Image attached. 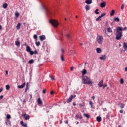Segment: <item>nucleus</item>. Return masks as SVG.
Segmentation results:
<instances>
[{"label":"nucleus","mask_w":127,"mask_h":127,"mask_svg":"<svg viewBox=\"0 0 127 127\" xmlns=\"http://www.w3.org/2000/svg\"><path fill=\"white\" fill-rule=\"evenodd\" d=\"M26 83L24 82L23 84H22L21 85H18L17 86V88H18V89H23V88H24V87H25V85H26Z\"/></svg>","instance_id":"nucleus-7"},{"label":"nucleus","mask_w":127,"mask_h":127,"mask_svg":"<svg viewBox=\"0 0 127 127\" xmlns=\"http://www.w3.org/2000/svg\"><path fill=\"white\" fill-rule=\"evenodd\" d=\"M10 89V86L8 85H6V89L8 91Z\"/></svg>","instance_id":"nucleus-34"},{"label":"nucleus","mask_w":127,"mask_h":127,"mask_svg":"<svg viewBox=\"0 0 127 127\" xmlns=\"http://www.w3.org/2000/svg\"><path fill=\"white\" fill-rule=\"evenodd\" d=\"M74 98H76V95H71L69 98H68L66 100V102L67 103H71V102H72V100H73V99H74Z\"/></svg>","instance_id":"nucleus-5"},{"label":"nucleus","mask_w":127,"mask_h":127,"mask_svg":"<svg viewBox=\"0 0 127 127\" xmlns=\"http://www.w3.org/2000/svg\"><path fill=\"white\" fill-rule=\"evenodd\" d=\"M34 54H35L36 55H37V54H38V52H37V50H35V51H34Z\"/></svg>","instance_id":"nucleus-41"},{"label":"nucleus","mask_w":127,"mask_h":127,"mask_svg":"<svg viewBox=\"0 0 127 127\" xmlns=\"http://www.w3.org/2000/svg\"><path fill=\"white\" fill-rule=\"evenodd\" d=\"M124 107H125V104H121V106H120L121 109H124Z\"/></svg>","instance_id":"nucleus-35"},{"label":"nucleus","mask_w":127,"mask_h":127,"mask_svg":"<svg viewBox=\"0 0 127 127\" xmlns=\"http://www.w3.org/2000/svg\"><path fill=\"white\" fill-rule=\"evenodd\" d=\"M104 39V38H103V36H99L97 37V42L99 44H102L103 43V40Z\"/></svg>","instance_id":"nucleus-4"},{"label":"nucleus","mask_w":127,"mask_h":127,"mask_svg":"<svg viewBox=\"0 0 127 127\" xmlns=\"http://www.w3.org/2000/svg\"><path fill=\"white\" fill-rule=\"evenodd\" d=\"M107 84H104L102 87H103V89H105V88H106V87H107Z\"/></svg>","instance_id":"nucleus-44"},{"label":"nucleus","mask_w":127,"mask_h":127,"mask_svg":"<svg viewBox=\"0 0 127 127\" xmlns=\"http://www.w3.org/2000/svg\"><path fill=\"white\" fill-rule=\"evenodd\" d=\"M49 22L54 27H57L58 26V22L55 20H51L49 21Z\"/></svg>","instance_id":"nucleus-3"},{"label":"nucleus","mask_w":127,"mask_h":127,"mask_svg":"<svg viewBox=\"0 0 127 127\" xmlns=\"http://www.w3.org/2000/svg\"><path fill=\"white\" fill-rule=\"evenodd\" d=\"M23 46H27V44L26 43H25L23 44Z\"/></svg>","instance_id":"nucleus-55"},{"label":"nucleus","mask_w":127,"mask_h":127,"mask_svg":"<svg viewBox=\"0 0 127 127\" xmlns=\"http://www.w3.org/2000/svg\"><path fill=\"white\" fill-rule=\"evenodd\" d=\"M50 94L51 95H53V91H51Z\"/></svg>","instance_id":"nucleus-62"},{"label":"nucleus","mask_w":127,"mask_h":127,"mask_svg":"<svg viewBox=\"0 0 127 127\" xmlns=\"http://www.w3.org/2000/svg\"><path fill=\"white\" fill-rule=\"evenodd\" d=\"M15 16H16V17H18V16H19V13L18 12H16Z\"/></svg>","instance_id":"nucleus-40"},{"label":"nucleus","mask_w":127,"mask_h":127,"mask_svg":"<svg viewBox=\"0 0 127 127\" xmlns=\"http://www.w3.org/2000/svg\"><path fill=\"white\" fill-rule=\"evenodd\" d=\"M24 118L25 120H26H26H29V119H30V116L29 115L24 114Z\"/></svg>","instance_id":"nucleus-8"},{"label":"nucleus","mask_w":127,"mask_h":127,"mask_svg":"<svg viewBox=\"0 0 127 127\" xmlns=\"http://www.w3.org/2000/svg\"><path fill=\"white\" fill-rule=\"evenodd\" d=\"M2 29V26L0 25V30H1Z\"/></svg>","instance_id":"nucleus-60"},{"label":"nucleus","mask_w":127,"mask_h":127,"mask_svg":"<svg viewBox=\"0 0 127 127\" xmlns=\"http://www.w3.org/2000/svg\"><path fill=\"white\" fill-rule=\"evenodd\" d=\"M79 107L80 108H82V107H84V105H83V104L82 103H80L79 104Z\"/></svg>","instance_id":"nucleus-47"},{"label":"nucleus","mask_w":127,"mask_h":127,"mask_svg":"<svg viewBox=\"0 0 127 127\" xmlns=\"http://www.w3.org/2000/svg\"><path fill=\"white\" fill-rule=\"evenodd\" d=\"M3 99V95L0 96V100H2Z\"/></svg>","instance_id":"nucleus-49"},{"label":"nucleus","mask_w":127,"mask_h":127,"mask_svg":"<svg viewBox=\"0 0 127 127\" xmlns=\"http://www.w3.org/2000/svg\"><path fill=\"white\" fill-rule=\"evenodd\" d=\"M73 106H76V103L75 102H73Z\"/></svg>","instance_id":"nucleus-63"},{"label":"nucleus","mask_w":127,"mask_h":127,"mask_svg":"<svg viewBox=\"0 0 127 127\" xmlns=\"http://www.w3.org/2000/svg\"><path fill=\"white\" fill-rule=\"evenodd\" d=\"M60 59L62 61H64L65 59H64V57H63V53H62L60 56Z\"/></svg>","instance_id":"nucleus-18"},{"label":"nucleus","mask_w":127,"mask_h":127,"mask_svg":"<svg viewBox=\"0 0 127 127\" xmlns=\"http://www.w3.org/2000/svg\"><path fill=\"white\" fill-rule=\"evenodd\" d=\"M107 32H112V28H111L110 27H109L107 28Z\"/></svg>","instance_id":"nucleus-30"},{"label":"nucleus","mask_w":127,"mask_h":127,"mask_svg":"<svg viewBox=\"0 0 127 127\" xmlns=\"http://www.w3.org/2000/svg\"><path fill=\"white\" fill-rule=\"evenodd\" d=\"M115 14V10H112L110 12V16H113Z\"/></svg>","instance_id":"nucleus-27"},{"label":"nucleus","mask_w":127,"mask_h":127,"mask_svg":"<svg viewBox=\"0 0 127 127\" xmlns=\"http://www.w3.org/2000/svg\"><path fill=\"white\" fill-rule=\"evenodd\" d=\"M96 51L97 53H101V52H102V49L100 48H97L96 49Z\"/></svg>","instance_id":"nucleus-20"},{"label":"nucleus","mask_w":127,"mask_h":127,"mask_svg":"<svg viewBox=\"0 0 127 127\" xmlns=\"http://www.w3.org/2000/svg\"><path fill=\"white\" fill-rule=\"evenodd\" d=\"M79 119L81 120V119H83V116H82V115H80V116H79Z\"/></svg>","instance_id":"nucleus-59"},{"label":"nucleus","mask_w":127,"mask_h":127,"mask_svg":"<svg viewBox=\"0 0 127 127\" xmlns=\"http://www.w3.org/2000/svg\"><path fill=\"white\" fill-rule=\"evenodd\" d=\"M50 78H51V80H55V79L52 76H50Z\"/></svg>","instance_id":"nucleus-53"},{"label":"nucleus","mask_w":127,"mask_h":127,"mask_svg":"<svg viewBox=\"0 0 127 127\" xmlns=\"http://www.w3.org/2000/svg\"><path fill=\"white\" fill-rule=\"evenodd\" d=\"M28 63H29V64H32V63H34V60H33V59H31V60H30L29 61Z\"/></svg>","instance_id":"nucleus-26"},{"label":"nucleus","mask_w":127,"mask_h":127,"mask_svg":"<svg viewBox=\"0 0 127 127\" xmlns=\"http://www.w3.org/2000/svg\"><path fill=\"white\" fill-rule=\"evenodd\" d=\"M83 84L84 85L88 84L89 86H92L93 85V82L91 81V79L88 77L87 76H84L83 77Z\"/></svg>","instance_id":"nucleus-2"},{"label":"nucleus","mask_w":127,"mask_h":127,"mask_svg":"<svg viewBox=\"0 0 127 127\" xmlns=\"http://www.w3.org/2000/svg\"><path fill=\"white\" fill-rule=\"evenodd\" d=\"M8 6V4H7V3H5L4 4H3V7L5 9H6V8H7V7Z\"/></svg>","instance_id":"nucleus-21"},{"label":"nucleus","mask_w":127,"mask_h":127,"mask_svg":"<svg viewBox=\"0 0 127 127\" xmlns=\"http://www.w3.org/2000/svg\"><path fill=\"white\" fill-rule=\"evenodd\" d=\"M123 30H124L125 31H126V30H127V27H125L123 28Z\"/></svg>","instance_id":"nucleus-56"},{"label":"nucleus","mask_w":127,"mask_h":127,"mask_svg":"<svg viewBox=\"0 0 127 127\" xmlns=\"http://www.w3.org/2000/svg\"><path fill=\"white\" fill-rule=\"evenodd\" d=\"M45 93H46V90L44 89V90H43V94H45Z\"/></svg>","instance_id":"nucleus-50"},{"label":"nucleus","mask_w":127,"mask_h":127,"mask_svg":"<svg viewBox=\"0 0 127 127\" xmlns=\"http://www.w3.org/2000/svg\"><path fill=\"white\" fill-rule=\"evenodd\" d=\"M26 51L27 52H30V51H31V48H30V47L27 46H26Z\"/></svg>","instance_id":"nucleus-16"},{"label":"nucleus","mask_w":127,"mask_h":127,"mask_svg":"<svg viewBox=\"0 0 127 127\" xmlns=\"http://www.w3.org/2000/svg\"><path fill=\"white\" fill-rule=\"evenodd\" d=\"M105 15H106V14L105 13H103L100 16H101V17H104V16H105Z\"/></svg>","instance_id":"nucleus-45"},{"label":"nucleus","mask_w":127,"mask_h":127,"mask_svg":"<svg viewBox=\"0 0 127 127\" xmlns=\"http://www.w3.org/2000/svg\"><path fill=\"white\" fill-rule=\"evenodd\" d=\"M123 48L124 50L127 51V43L126 42L123 43Z\"/></svg>","instance_id":"nucleus-12"},{"label":"nucleus","mask_w":127,"mask_h":127,"mask_svg":"<svg viewBox=\"0 0 127 127\" xmlns=\"http://www.w3.org/2000/svg\"><path fill=\"white\" fill-rule=\"evenodd\" d=\"M103 80H101L99 83H98V86L100 87V88H102L103 87Z\"/></svg>","instance_id":"nucleus-15"},{"label":"nucleus","mask_w":127,"mask_h":127,"mask_svg":"<svg viewBox=\"0 0 127 127\" xmlns=\"http://www.w3.org/2000/svg\"><path fill=\"white\" fill-rule=\"evenodd\" d=\"M68 122H69V121H68V120H66V121H65V124H68Z\"/></svg>","instance_id":"nucleus-61"},{"label":"nucleus","mask_w":127,"mask_h":127,"mask_svg":"<svg viewBox=\"0 0 127 127\" xmlns=\"http://www.w3.org/2000/svg\"><path fill=\"white\" fill-rule=\"evenodd\" d=\"M21 25V24L20 23H18L17 25L16 26L17 29L19 30L20 29V26Z\"/></svg>","instance_id":"nucleus-24"},{"label":"nucleus","mask_w":127,"mask_h":127,"mask_svg":"<svg viewBox=\"0 0 127 127\" xmlns=\"http://www.w3.org/2000/svg\"><path fill=\"white\" fill-rule=\"evenodd\" d=\"M82 75H86L87 74V70L85 69H84L82 71Z\"/></svg>","instance_id":"nucleus-25"},{"label":"nucleus","mask_w":127,"mask_h":127,"mask_svg":"<svg viewBox=\"0 0 127 127\" xmlns=\"http://www.w3.org/2000/svg\"><path fill=\"white\" fill-rule=\"evenodd\" d=\"M3 90V88L2 87H1L0 89V93H1V91Z\"/></svg>","instance_id":"nucleus-54"},{"label":"nucleus","mask_w":127,"mask_h":127,"mask_svg":"<svg viewBox=\"0 0 127 127\" xmlns=\"http://www.w3.org/2000/svg\"><path fill=\"white\" fill-rule=\"evenodd\" d=\"M36 45L37 47L39 46V45H40V42H37V41H36Z\"/></svg>","instance_id":"nucleus-33"},{"label":"nucleus","mask_w":127,"mask_h":127,"mask_svg":"<svg viewBox=\"0 0 127 127\" xmlns=\"http://www.w3.org/2000/svg\"><path fill=\"white\" fill-rule=\"evenodd\" d=\"M15 45L17 46H20V42H19V41H15Z\"/></svg>","instance_id":"nucleus-22"},{"label":"nucleus","mask_w":127,"mask_h":127,"mask_svg":"<svg viewBox=\"0 0 127 127\" xmlns=\"http://www.w3.org/2000/svg\"><path fill=\"white\" fill-rule=\"evenodd\" d=\"M11 119V116L10 114H7L6 120H10Z\"/></svg>","instance_id":"nucleus-23"},{"label":"nucleus","mask_w":127,"mask_h":127,"mask_svg":"<svg viewBox=\"0 0 127 127\" xmlns=\"http://www.w3.org/2000/svg\"><path fill=\"white\" fill-rule=\"evenodd\" d=\"M96 120H97V122H101L102 121V117H101L100 116H98L97 118H96Z\"/></svg>","instance_id":"nucleus-17"},{"label":"nucleus","mask_w":127,"mask_h":127,"mask_svg":"<svg viewBox=\"0 0 127 127\" xmlns=\"http://www.w3.org/2000/svg\"><path fill=\"white\" fill-rule=\"evenodd\" d=\"M61 52H62V53H63H63H64V52H65V51L64 50V49H61Z\"/></svg>","instance_id":"nucleus-46"},{"label":"nucleus","mask_w":127,"mask_h":127,"mask_svg":"<svg viewBox=\"0 0 127 127\" xmlns=\"http://www.w3.org/2000/svg\"><path fill=\"white\" fill-rule=\"evenodd\" d=\"M5 124L7 126L9 125V127H11V121H10V119L6 120Z\"/></svg>","instance_id":"nucleus-6"},{"label":"nucleus","mask_w":127,"mask_h":127,"mask_svg":"<svg viewBox=\"0 0 127 127\" xmlns=\"http://www.w3.org/2000/svg\"><path fill=\"white\" fill-rule=\"evenodd\" d=\"M84 116L86 117V118H87V119H90V115L86 113L84 114Z\"/></svg>","instance_id":"nucleus-29"},{"label":"nucleus","mask_w":127,"mask_h":127,"mask_svg":"<svg viewBox=\"0 0 127 127\" xmlns=\"http://www.w3.org/2000/svg\"><path fill=\"white\" fill-rule=\"evenodd\" d=\"M119 112H120V114H123V113H124V110H120Z\"/></svg>","instance_id":"nucleus-48"},{"label":"nucleus","mask_w":127,"mask_h":127,"mask_svg":"<svg viewBox=\"0 0 127 127\" xmlns=\"http://www.w3.org/2000/svg\"><path fill=\"white\" fill-rule=\"evenodd\" d=\"M90 6L88 5H86L85 6V9L86 10L88 11V10H90Z\"/></svg>","instance_id":"nucleus-28"},{"label":"nucleus","mask_w":127,"mask_h":127,"mask_svg":"<svg viewBox=\"0 0 127 127\" xmlns=\"http://www.w3.org/2000/svg\"><path fill=\"white\" fill-rule=\"evenodd\" d=\"M30 55H33V54H34V53L33 52V51H30V52H29Z\"/></svg>","instance_id":"nucleus-39"},{"label":"nucleus","mask_w":127,"mask_h":127,"mask_svg":"<svg viewBox=\"0 0 127 127\" xmlns=\"http://www.w3.org/2000/svg\"><path fill=\"white\" fill-rule=\"evenodd\" d=\"M46 12L47 14H48L49 11L46 8Z\"/></svg>","instance_id":"nucleus-51"},{"label":"nucleus","mask_w":127,"mask_h":127,"mask_svg":"<svg viewBox=\"0 0 127 127\" xmlns=\"http://www.w3.org/2000/svg\"><path fill=\"white\" fill-rule=\"evenodd\" d=\"M123 30V29L122 27H118L116 29V39L117 40H121V38H122V36H123V34H122V31Z\"/></svg>","instance_id":"nucleus-1"},{"label":"nucleus","mask_w":127,"mask_h":127,"mask_svg":"<svg viewBox=\"0 0 127 127\" xmlns=\"http://www.w3.org/2000/svg\"><path fill=\"white\" fill-rule=\"evenodd\" d=\"M33 38L35 39V41H37V35H34Z\"/></svg>","instance_id":"nucleus-32"},{"label":"nucleus","mask_w":127,"mask_h":127,"mask_svg":"<svg viewBox=\"0 0 127 127\" xmlns=\"http://www.w3.org/2000/svg\"><path fill=\"white\" fill-rule=\"evenodd\" d=\"M125 71H126V72H127V67H126L125 68Z\"/></svg>","instance_id":"nucleus-64"},{"label":"nucleus","mask_w":127,"mask_h":127,"mask_svg":"<svg viewBox=\"0 0 127 127\" xmlns=\"http://www.w3.org/2000/svg\"><path fill=\"white\" fill-rule=\"evenodd\" d=\"M85 3H87V4H91V3H93V1L92 0H86Z\"/></svg>","instance_id":"nucleus-13"},{"label":"nucleus","mask_w":127,"mask_h":127,"mask_svg":"<svg viewBox=\"0 0 127 127\" xmlns=\"http://www.w3.org/2000/svg\"><path fill=\"white\" fill-rule=\"evenodd\" d=\"M28 89V82L27 83L26 87L25 90V93H26V92H27Z\"/></svg>","instance_id":"nucleus-31"},{"label":"nucleus","mask_w":127,"mask_h":127,"mask_svg":"<svg viewBox=\"0 0 127 127\" xmlns=\"http://www.w3.org/2000/svg\"><path fill=\"white\" fill-rule=\"evenodd\" d=\"M30 101L31 100V99H32V94H30Z\"/></svg>","instance_id":"nucleus-52"},{"label":"nucleus","mask_w":127,"mask_h":127,"mask_svg":"<svg viewBox=\"0 0 127 127\" xmlns=\"http://www.w3.org/2000/svg\"><path fill=\"white\" fill-rule=\"evenodd\" d=\"M99 11V10H98V9H96V10H95V13L96 14H99V12H98Z\"/></svg>","instance_id":"nucleus-37"},{"label":"nucleus","mask_w":127,"mask_h":127,"mask_svg":"<svg viewBox=\"0 0 127 127\" xmlns=\"http://www.w3.org/2000/svg\"><path fill=\"white\" fill-rule=\"evenodd\" d=\"M120 84H124V79L123 78L120 79Z\"/></svg>","instance_id":"nucleus-38"},{"label":"nucleus","mask_w":127,"mask_h":127,"mask_svg":"<svg viewBox=\"0 0 127 127\" xmlns=\"http://www.w3.org/2000/svg\"><path fill=\"white\" fill-rule=\"evenodd\" d=\"M100 7L102 8L105 7L106 6V2H102L100 4Z\"/></svg>","instance_id":"nucleus-10"},{"label":"nucleus","mask_w":127,"mask_h":127,"mask_svg":"<svg viewBox=\"0 0 127 127\" xmlns=\"http://www.w3.org/2000/svg\"><path fill=\"white\" fill-rule=\"evenodd\" d=\"M125 8V6L124 5V4H123L122 5H121V9L123 10L124 9V8Z\"/></svg>","instance_id":"nucleus-42"},{"label":"nucleus","mask_w":127,"mask_h":127,"mask_svg":"<svg viewBox=\"0 0 127 127\" xmlns=\"http://www.w3.org/2000/svg\"><path fill=\"white\" fill-rule=\"evenodd\" d=\"M93 102H92V101H89V105H90V106H91V108H93Z\"/></svg>","instance_id":"nucleus-36"},{"label":"nucleus","mask_w":127,"mask_h":127,"mask_svg":"<svg viewBox=\"0 0 127 127\" xmlns=\"http://www.w3.org/2000/svg\"><path fill=\"white\" fill-rule=\"evenodd\" d=\"M37 103L38 104V105H40L41 106V105H42V101L41 100V99H40V98H39L37 100Z\"/></svg>","instance_id":"nucleus-14"},{"label":"nucleus","mask_w":127,"mask_h":127,"mask_svg":"<svg viewBox=\"0 0 127 127\" xmlns=\"http://www.w3.org/2000/svg\"><path fill=\"white\" fill-rule=\"evenodd\" d=\"M99 20H100V19L98 17L96 19V21H99Z\"/></svg>","instance_id":"nucleus-58"},{"label":"nucleus","mask_w":127,"mask_h":127,"mask_svg":"<svg viewBox=\"0 0 127 127\" xmlns=\"http://www.w3.org/2000/svg\"><path fill=\"white\" fill-rule=\"evenodd\" d=\"M39 38L41 41H43V40H45L46 37L45 35H42L39 36Z\"/></svg>","instance_id":"nucleus-11"},{"label":"nucleus","mask_w":127,"mask_h":127,"mask_svg":"<svg viewBox=\"0 0 127 127\" xmlns=\"http://www.w3.org/2000/svg\"><path fill=\"white\" fill-rule=\"evenodd\" d=\"M106 58L107 57H106V55H102L101 57H99V59H100V60H106Z\"/></svg>","instance_id":"nucleus-9"},{"label":"nucleus","mask_w":127,"mask_h":127,"mask_svg":"<svg viewBox=\"0 0 127 127\" xmlns=\"http://www.w3.org/2000/svg\"><path fill=\"white\" fill-rule=\"evenodd\" d=\"M103 104H104V101H101V103L100 104V106H102Z\"/></svg>","instance_id":"nucleus-57"},{"label":"nucleus","mask_w":127,"mask_h":127,"mask_svg":"<svg viewBox=\"0 0 127 127\" xmlns=\"http://www.w3.org/2000/svg\"><path fill=\"white\" fill-rule=\"evenodd\" d=\"M113 21H116V22H119L120 21V19L118 17H115L114 18Z\"/></svg>","instance_id":"nucleus-19"},{"label":"nucleus","mask_w":127,"mask_h":127,"mask_svg":"<svg viewBox=\"0 0 127 127\" xmlns=\"http://www.w3.org/2000/svg\"><path fill=\"white\" fill-rule=\"evenodd\" d=\"M66 37L67 38V39H70V35L69 34H67L66 35Z\"/></svg>","instance_id":"nucleus-43"}]
</instances>
